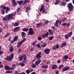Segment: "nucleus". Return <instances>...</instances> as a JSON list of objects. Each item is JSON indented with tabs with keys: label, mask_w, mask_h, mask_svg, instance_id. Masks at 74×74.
I'll list each match as a JSON object with an SVG mask.
<instances>
[{
	"label": "nucleus",
	"mask_w": 74,
	"mask_h": 74,
	"mask_svg": "<svg viewBox=\"0 0 74 74\" xmlns=\"http://www.w3.org/2000/svg\"><path fill=\"white\" fill-rule=\"evenodd\" d=\"M50 36H51V35H53V31L51 30V29H49L48 30Z\"/></svg>",
	"instance_id": "obj_17"
},
{
	"label": "nucleus",
	"mask_w": 74,
	"mask_h": 74,
	"mask_svg": "<svg viewBox=\"0 0 74 74\" xmlns=\"http://www.w3.org/2000/svg\"><path fill=\"white\" fill-rule=\"evenodd\" d=\"M5 69L6 70H10V67L9 66H5Z\"/></svg>",
	"instance_id": "obj_25"
},
{
	"label": "nucleus",
	"mask_w": 74,
	"mask_h": 74,
	"mask_svg": "<svg viewBox=\"0 0 74 74\" xmlns=\"http://www.w3.org/2000/svg\"><path fill=\"white\" fill-rule=\"evenodd\" d=\"M17 3H18L19 5H21L22 4H23L24 2L23 1H18Z\"/></svg>",
	"instance_id": "obj_15"
},
{
	"label": "nucleus",
	"mask_w": 74,
	"mask_h": 74,
	"mask_svg": "<svg viewBox=\"0 0 74 74\" xmlns=\"http://www.w3.org/2000/svg\"><path fill=\"white\" fill-rule=\"evenodd\" d=\"M58 48H59V47H54L52 48L53 50H55V49H58Z\"/></svg>",
	"instance_id": "obj_35"
},
{
	"label": "nucleus",
	"mask_w": 74,
	"mask_h": 74,
	"mask_svg": "<svg viewBox=\"0 0 74 74\" xmlns=\"http://www.w3.org/2000/svg\"><path fill=\"white\" fill-rule=\"evenodd\" d=\"M48 23H49V21H46L44 24V25H47V24Z\"/></svg>",
	"instance_id": "obj_47"
},
{
	"label": "nucleus",
	"mask_w": 74,
	"mask_h": 74,
	"mask_svg": "<svg viewBox=\"0 0 74 74\" xmlns=\"http://www.w3.org/2000/svg\"><path fill=\"white\" fill-rule=\"evenodd\" d=\"M27 73L29 74L30 73V70L29 69H27L26 71Z\"/></svg>",
	"instance_id": "obj_41"
},
{
	"label": "nucleus",
	"mask_w": 74,
	"mask_h": 74,
	"mask_svg": "<svg viewBox=\"0 0 74 74\" xmlns=\"http://www.w3.org/2000/svg\"><path fill=\"white\" fill-rule=\"evenodd\" d=\"M48 66L47 65H46V66H45V69H47L48 68Z\"/></svg>",
	"instance_id": "obj_61"
},
{
	"label": "nucleus",
	"mask_w": 74,
	"mask_h": 74,
	"mask_svg": "<svg viewBox=\"0 0 74 74\" xmlns=\"http://www.w3.org/2000/svg\"><path fill=\"white\" fill-rule=\"evenodd\" d=\"M3 20L4 21H7V19L5 18H3Z\"/></svg>",
	"instance_id": "obj_54"
},
{
	"label": "nucleus",
	"mask_w": 74,
	"mask_h": 74,
	"mask_svg": "<svg viewBox=\"0 0 74 74\" xmlns=\"http://www.w3.org/2000/svg\"><path fill=\"white\" fill-rule=\"evenodd\" d=\"M14 15H15V14H10L7 16V18L9 19H14Z\"/></svg>",
	"instance_id": "obj_7"
},
{
	"label": "nucleus",
	"mask_w": 74,
	"mask_h": 74,
	"mask_svg": "<svg viewBox=\"0 0 74 74\" xmlns=\"http://www.w3.org/2000/svg\"><path fill=\"white\" fill-rule=\"evenodd\" d=\"M51 67L52 69H53V70H55L56 69L58 68V66L54 64Z\"/></svg>",
	"instance_id": "obj_16"
},
{
	"label": "nucleus",
	"mask_w": 74,
	"mask_h": 74,
	"mask_svg": "<svg viewBox=\"0 0 74 74\" xmlns=\"http://www.w3.org/2000/svg\"><path fill=\"white\" fill-rule=\"evenodd\" d=\"M1 8L2 9H3V10H10V8L8 7H6L4 5H2L1 6Z\"/></svg>",
	"instance_id": "obj_9"
},
{
	"label": "nucleus",
	"mask_w": 74,
	"mask_h": 74,
	"mask_svg": "<svg viewBox=\"0 0 74 74\" xmlns=\"http://www.w3.org/2000/svg\"><path fill=\"white\" fill-rule=\"evenodd\" d=\"M59 21L58 20H57L56 21V23H57V24H59Z\"/></svg>",
	"instance_id": "obj_58"
},
{
	"label": "nucleus",
	"mask_w": 74,
	"mask_h": 74,
	"mask_svg": "<svg viewBox=\"0 0 74 74\" xmlns=\"http://www.w3.org/2000/svg\"><path fill=\"white\" fill-rule=\"evenodd\" d=\"M3 52L2 51H0V55H2L3 54Z\"/></svg>",
	"instance_id": "obj_53"
},
{
	"label": "nucleus",
	"mask_w": 74,
	"mask_h": 74,
	"mask_svg": "<svg viewBox=\"0 0 74 74\" xmlns=\"http://www.w3.org/2000/svg\"><path fill=\"white\" fill-rule=\"evenodd\" d=\"M42 23H40L36 24L37 28L38 27H40L41 26H42Z\"/></svg>",
	"instance_id": "obj_18"
},
{
	"label": "nucleus",
	"mask_w": 74,
	"mask_h": 74,
	"mask_svg": "<svg viewBox=\"0 0 74 74\" xmlns=\"http://www.w3.org/2000/svg\"><path fill=\"white\" fill-rule=\"evenodd\" d=\"M54 25L56 27H58L59 26V24L56 23H54Z\"/></svg>",
	"instance_id": "obj_43"
},
{
	"label": "nucleus",
	"mask_w": 74,
	"mask_h": 74,
	"mask_svg": "<svg viewBox=\"0 0 74 74\" xmlns=\"http://www.w3.org/2000/svg\"><path fill=\"white\" fill-rule=\"evenodd\" d=\"M21 49H19L18 51V53H21Z\"/></svg>",
	"instance_id": "obj_57"
},
{
	"label": "nucleus",
	"mask_w": 74,
	"mask_h": 74,
	"mask_svg": "<svg viewBox=\"0 0 74 74\" xmlns=\"http://www.w3.org/2000/svg\"><path fill=\"white\" fill-rule=\"evenodd\" d=\"M53 38H54V37L53 36H51L50 37L48 38V39L49 40H52Z\"/></svg>",
	"instance_id": "obj_30"
},
{
	"label": "nucleus",
	"mask_w": 74,
	"mask_h": 74,
	"mask_svg": "<svg viewBox=\"0 0 74 74\" xmlns=\"http://www.w3.org/2000/svg\"><path fill=\"white\" fill-rule=\"evenodd\" d=\"M36 44H37V42L36 41H35L33 42V43H32V45L33 46V47H34L35 45H36Z\"/></svg>",
	"instance_id": "obj_22"
},
{
	"label": "nucleus",
	"mask_w": 74,
	"mask_h": 74,
	"mask_svg": "<svg viewBox=\"0 0 74 74\" xmlns=\"http://www.w3.org/2000/svg\"><path fill=\"white\" fill-rule=\"evenodd\" d=\"M7 28V25H5L4 27H3V29H5Z\"/></svg>",
	"instance_id": "obj_49"
},
{
	"label": "nucleus",
	"mask_w": 74,
	"mask_h": 74,
	"mask_svg": "<svg viewBox=\"0 0 74 74\" xmlns=\"http://www.w3.org/2000/svg\"><path fill=\"white\" fill-rule=\"evenodd\" d=\"M66 20H67V18H64L62 20V21L63 22H66Z\"/></svg>",
	"instance_id": "obj_38"
},
{
	"label": "nucleus",
	"mask_w": 74,
	"mask_h": 74,
	"mask_svg": "<svg viewBox=\"0 0 74 74\" xmlns=\"http://www.w3.org/2000/svg\"><path fill=\"white\" fill-rule=\"evenodd\" d=\"M36 45V47H40V44H37Z\"/></svg>",
	"instance_id": "obj_63"
},
{
	"label": "nucleus",
	"mask_w": 74,
	"mask_h": 74,
	"mask_svg": "<svg viewBox=\"0 0 74 74\" xmlns=\"http://www.w3.org/2000/svg\"><path fill=\"white\" fill-rule=\"evenodd\" d=\"M41 8L40 9V11L41 12L42 11V13H44L45 12V9H44V5H42L40 6Z\"/></svg>",
	"instance_id": "obj_6"
},
{
	"label": "nucleus",
	"mask_w": 74,
	"mask_h": 74,
	"mask_svg": "<svg viewBox=\"0 0 74 74\" xmlns=\"http://www.w3.org/2000/svg\"><path fill=\"white\" fill-rule=\"evenodd\" d=\"M66 44H67L66 43V42H63L62 43V47H64V46H66Z\"/></svg>",
	"instance_id": "obj_32"
},
{
	"label": "nucleus",
	"mask_w": 74,
	"mask_h": 74,
	"mask_svg": "<svg viewBox=\"0 0 74 74\" xmlns=\"http://www.w3.org/2000/svg\"><path fill=\"white\" fill-rule=\"evenodd\" d=\"M67 7L69 9V12H68V14L69 15L70 13V11H72L74 9V6L72 5L71 3H70L68 4Z\"/></svg>",
	"instance_id": "obj_1"
},
{
	"label": "nucleus",
	"mask_w": 74,
	"mask_h": 74,
	"mask_svg": "<svg viewBox=\"0 0 74 74\" xmlns=\"http://www.w3.org/2000/svg\"><path fill=\"white\" fill-rule=\"evenodd\" d=\"M33 49H34V48L33 47H32L30 51H33Z\"/></svg>",
	"instance_id": "obj_59"
},
{
	"label": "nucleus",
	"mask_w": 74,
	"mask_h": 74,
	"mask_svg": "<svg viewBox=\"0 0 74 74\" xmlns=\"http://www.w3.org/2000/svg\"><path fill=\"white\" fill-rule=\"evenodd\" d=\"M47 46V44L43 43L42 47H46Z\"/></svg>",
	"instance_id": "obj_60"
},
{
	"label": "nucleus",
	"mask_w": 74,
	"mask_h": 74,
	"mask_svg": "<svg viewBox=\"0 0 74 74\" xmlns=\"http://www.w3.org/2000/svg\"><path fill=\"white\" fill-rule=\"evenodd\" d=\"M63 67V65H61L58 67V69H62Z\"/></svg>",
	"instance_id": "obj_40"
},
{
	"label": "nucleus",
	"mask_w": 74,
	"mask_h": 74,
	"mask_svg": "<svg viewBox=\"0 0 74 74\" xmlns=\"http://www.w3.org/2000/svg\"><path fill=\"white\" fill-rule=\"evenodd\" d=\"M34 34V32L33 31V28H29V31L28 32V35L29 36V35H31V36H33Z\"/></svg>",
	"instance_id": "obj_2"
},
{
	"label": "nucleus",
	"mask_w": 74,
	"mask_h": 74,
	"mask_svg": "<svg viewBox=\"0 0 74 74\" xmlns=\"http://www.w3.org/2000/svg\"><path fill=\"white\" fill-rule=\"evenodd\" d=\"M19 65L21 66H24L25 64L24 63H20L19 64Z\"/></svg>",
	"instance_id": "obj_39"
},
{
	"label": "nucleus",
	"mask_w": 74,
	"mask_h": 74,
	"mask_svg": "<svg viewBox=\"0 0 74 74\" xmlns=\"http://www.w3.org/2000/svg\"><path fill=\"white\" fill-rule=\"evenodd\" d=\"M69 69H70V67L69 66H66L63 68L62 71H66L69 70Z\"/></svg>",
	"instance_id": "obj_13"
},
{
	"label": "nucleus",
	"mask_w": 74,
	"mask_h": 74,
	"mask_svg": "<svg viewBox=\"0 0 74 74\" xmlns=\"http://www.w3.org/2000/svg\"><path fill=\"white\" fill-rule=\"evenodd\" d=\"M32 66L33 68H36V66L34 64H33Z\"/></svg>",
	"instance_id": "obj_45"
},
{
	"label": "nucleus",
	"mask_w": 74,
	"mask_h": 74,
	"mask_svg": "<svg viewBox=\"0 0 74 74\" xmlns=\"http://www.w3.org/2000/svg\"><path fill=\"white\" fill-rule=\"evenodd\" d=\"M1 11L2 12V14L3 15H4L5 14V10L4 9H1Z\"/></svg>",
	"instance_id": "obj_33"
},
{
	"label": "nucleus",
	"mask_w": 74,
	"mask_h": 74,
	"mask_svg": "<svg viewBox=\"0 0 74 74\" xmlns=\"http://www.w3.org/2000/svg\"><path fill=\"white\" fill-rule=\"evenodd\" d=\"M22 30L24 32H27L29 30V29H28V28H24Z\"/></svg>",
	"instance_id": "obj_21"
},
{
	"label": "nucleus",
	"mask_w": 74,
	"mask_h": 74,
	"mask_svg": "<svg viewBox=\"0 0 74 74\" xmlns=\"http://www.w3.org/2000/svg\"><path fill=\"white\" fill-rule=\"evenodd\" d=\"M66 24H67V23H63L61 25V26H66Z\"/></svg>",
	"instance_id": "obj_44"
},
{
	"label": "nucleus",
	"mask_w": 74,
	"mask_h": 74,
	"mask_svg": "<svg viewBox=\"0 0 74 74\" xmlns=\"http://www.w3.org/2000/svg\"><path fill=\"white\" fill-rule=\"evenodd\" d=\"M13 4L14 5H17V3L16 2H13Z\"/></svg>",
	"instance_id": "obj_51"
},
{
	"label": "nucleus",
	"mask_w": 74,
	"mask_h": 74,
	"mask_svg": "<svg viewBox=\"0 0 74 74\" xmlns=\"http://www.w3.org/2000/svg\"><path fill=\"white\" fill-rule=\"evenodd\" d=\"M66 2H63L61 3V5H62V6H64V5H66Z\"/></svg>",
	"instance_id": "obj_28"
},
{
	"label": "nucleus",
	"mask_w": 74,
	"mask_h": 74,
	"mask_svg": "<svg viewBox=\"0 0 74 74\" xmlns=\"http://www.w3.org/2000/svg\"><path fill=\"white\" fill-rule=\"evenodd\" d=\"M21 11V8H18L17 9V13H20L19 14H20L21 13V12L20 11Z\"/></svg>",
	"instance_id": "obj_24"
},
{
	"label": "nucleus",
	"mask_w": 74,
	"mask_h": 74,
	"mask_svg": "<svg viewBox=\"0 0 74 74\" xmlns=\"http://www.w3.org/2000/svg\"><path fill=\"white\" fill-rule=\"evenodd\" d=\"M33 71H34V70H33V69H30V70H29V71L30 73H32V72H33Z\"/></svg>",
	"instance_id": "obj_56"
},
{
	"label": "nucleus",
	"mask_w": 74,
	"mask_h": 74,
	"mask_svg": "<svg viewBox=\"0 0 74 74\" xmlns=\"http://www.w3.org/2000/svg\"><path fill=\"white\" fill-rule=\"evenodd\" d=\"M31 8L30 7H27L26 8V10H27V11H29V10H30Z\"/></svg>",
	"instance_id": "obj_46"
},
{
	"label": "nucleus",
	"mask_w": 74,
	"mask_h": 74,
	"mask_svg": "<svg viewBox=\"0 0 74 74\" xmlns=\"http://www.w3.org/2000/svg\"><path fill=\"white\" fill-rule=\"evenodd\" d=\"M58 3H59V1H57L55 3V5H56V4H58Z\"/></svg>",
	"instance_id": "obj_62"
},
{
	"label": "nucleus",
	"mask_w": 74,
	"mask_h": 74,
	"mask_svg": "<svg viewBox=\"0 0 74 74\" xmlns=\"http://www.w3.org/2000/svg\"><path fill=\"white\" fill-rule=\"evenodd\" d=\"M14 50V49H13V47H10V52H12Z\"/></svg>",
	"instance_id": "obj_27"
},
{
	"label": "nucleus",
	"mask_w": 74,
	"mask_h": 74,
	"mask_svg": "<svg viewBox=\"0 0 74 74\" xmlns=\"http://www.w3.org/2000/svg\"><path fill=\"white\" fill-rule=\"evenodd\" d=\"M13 57H14V54L12 53L10 57L8 56L6 58H5V60H9V61H11V60L13 59Z\"/></svg>",
	"instance_id": "obj_3"
},
{
	"label": "nucleus",
	"mask_w": 74,
	"mask_h": 74,
	"mask_svg": "<svg viewBox=\"0 0 74 74\" xmlns=\"http://www.w3.org/2000/svg\"><path fill=\"white\" fill-rule=\"evenodd\" d=\"M26 40V38H23V40L21 41L20 42H18L17 43V44L18 45V46H21L22 44H23V42H25V41Z\"/></svg>",
	"instance_id": "obj_8"
},
{
	"label": "nucleus",
	"mask_w": 74,
	"mask_h": 74,
	"mask_svg": "<svg viewBox=\"0 0 74 74\" xmlns=\"http://www.w3.org/2000/svg\"><path fill=\"white\" fill-rule=\"evenodd\" d=\"M12 69L14 70L15 68H16V64H14L12 65Z\"/></svg>",
	"instance_id": "obj_29"
},
{
	"label": "nucleus",
	"mask_w": 74,
	"mask_h": 74,
	"mask_svg": "<svg viewBox=\"0 0 74 74\" xmlns=\"http://www.w3.org/2000/svg\"><path fill=\"white\" fill-rule=\"evenodd\" d=\"M62 20H59V25H60L62 23Z\"/></svg>",
	"instance_id": "obj_50"
},
{
	"label": "nucleus",
	"mask_w": 74,
	"mask_h": 74,
	"mask_svg": "<svg viewBox=\"0 0 74 74\" xmlns=\"http://www.w3.org/2000/svg\"><path fill=\"white\" fill-rule=\"evenodd\" d=\"M41 51L38 52L36 56V60L40 59V58L41 57Z\"/></svg>",
	"instance_id": "obj_4"
},
{
	"label": "nucleus",
	"mask_w": 74,
	"mask_h": 74,
	"mask_svg": "<svg viewBox=\"0 0 74 74\" xmlns=\"http://www.w3.org/2000/svg\"><path fill=\"white\" fill-rule=\"evenodd\" d=\"M12 73V71H6V73Z\"/></svg>",
	"instance_id": "obj_48"
},
{
	"label": "nucleus",
	"mask_w": 74,
	"mask_h": 74,
	"mask_svg": "<svg viewBox=\"0 0 74 74\" xmlns=\"http://www.w3.org/2000/svg\"><path fill=\"white\" fill-rule=\"evenodd\" d=\"M38 60L36 61L35 62V64L37 66H38L40 63H41V60L40 59H39V60Z\"/></svg>",
	"instance_id": "obj_11"
},
{
	"label": "nucleus",
	"mask_w": 74,
	"mask_h": 74,
	"mask_svg": "<svg viewBox=\"0 0 74 74\" xmlns=\"http://www.w3.org/2000/svg\"><path fill=\"white\" fill-rule=\"evenodd\" d=\"M37 39L38 40H39V41H41V40H42V37L41 36H39L38 38Z\"/></svg>",
	"instance_id": "obj_37"
},
{
	"label": "nucleus",
	"mask_w": 74,
	"mask_h": 74,
	"mask_svg": "<svg viewBox=\"0 0 74 74\" xmlns=\"http://www.w3.org/2000/svg\"><path fill=\"white\" fill-rule=\"evenodd\" d=\"M68 58V57L67 55L64 56L63 57V58L65 59H67Z\"/></svg>",
	"instance_id": "obj_31"
},
{
	"label": "nucleus",
	"mask_w": 74,
	"mask_h": 74,
	"mask_svg": "<svg viewBox=\"0 0 74 74\" xmlns=\"http://www.w3.org/2000/svg\"><path fill=\"white\" fill-rule=\"evenodd\" d=\"M49 36V32H47V33L43 34L42 35H41V36L43 38H47L48 36Z\"/></svg>",
	"instance_id": "obj_5"
},
{
	"label": "nucleus",
	"mask_w": 74,
	"mask_h": 74,
	"mask_svg": "<svg viewBox=\"0 0 74 74\" xmlns=\"http://www.w3.org/2000/svg\"><path fill=\"white\" fill-rule=\"evenodd\" d=\"M20 27H17L14 29L13 31L14 32H18V31L20 30Z\"/></svg>",
	"instance_id": "obj_12"
},
{
	"label": "nucleus",
	"mask_w": 74,
	"mask_h": 74,
	"mask_svg": "<svg viewBox=\"0 0 74 74\" xmlns=\"http://www.w3.org/2000/svg\"><path fill=\"white\" fill-rule=\"evenodd\" d=\"M25 56H26V55L25 54H23L22 56H19L18 57L19 60L20 61H22L23 58H24Z\"/></svg>",
	"instance_id": "obj_10"
},
{
	"label": "nucleus",
	"mask_w": 74,
	"mask_h": 74,
	"mask_svg": "<svg viewBox=\"0 0 74 74\" xmlns=\"http://www.w3.org/2000/svg\"><path fill=\"white\" fill-rule=\"evenodd\" d=\"M42 72L43 73H45L47 72V70L44 69L42 71Z\"/></svg>",
	"instance_id": "obj_52"
},
{
	"label": "nucleus",
	"mask_w": 74,
	"mask_h": 74,
	"mask_svg": "<svg viewBox=\"0 0 74 74\" xmlns=\"http://www.w3.org/2000/svg\"><path fill=\"white\" fill-rule=\"evenodd\" d=\"M26 62H27V58H26V57H25L23 60V63H26Z\"/></svg>",
	"instance_id": "obj_20"
},
{
	"label": "nucleus",
	"mask_w": 74,
	"mask_h": 74,
	"mask_svg": "<svg viewBox=\"0 0 74 74\" xmlns=\"http://www.w3.org/2000/svg\"><path fill=\"white\" fill-rule=\"evenodd\" d=\"M30 2V0H25L24 3L25 4H26L27 3H29Z\"/></svg>",
	"instance_id": "obj_34"
},
{
	"label": "nucleus",
	"mask_w": 74,
	"mask_h": 74,
	"mask_svg": "<svg viewBox=\"0 0 74 74\" xmlns=\"http://www.w3.org/2000/svg\"><path fill=\"white\" fill-rule=\"evenodd\" d=\"M52 29H53V31H54V29H55L56 28V27H55L54 26H52Z\"/></svg>",
	"instance_id": "obj_55"
},
{
	"label": "nucleus",
	"mask_w": 74,
	"mask_h": 74,
	"mask_svg": "<svg viewBox=\"0 0 74 74\" xmlns=\"http://www.w3.org/2000/svg\"><path fill=\"white\" fill-rule=\"evenodd\" d=\"M72 33H73V32L71 31V32L68 34V35L69 36V37H71V35H72Z\"/></svg>",
	"instance_id": "obj_23"
},
{
	"label": "nucleus",
	"mask_w": 74,
	"mask_h": 74,
	"mask_svg": "<svg viewBox=\"0 0 74 74\" xmlns=\"http://www.w3.org/2000/svg\"><path fill=\"white\" fill-rule=\"evenodd\" d=\"M50 51H51V49H46L45 50L44 52L45 53H46V54L48 55V54L49 53Z\"/></svg>",
	"instance_id": "obj_14"
},
{
	"label": "nucleus",
	"mask_w": 74,
	"mask_h": 74,
	"mask_svg": "<svg viewBox=\"0 0 74 74\" xmlns=\"http://www.w3.org/2000/svg\"><path fill=\"white\" fill-rule=\"evenodd\" d=\"M10 33H7L5 35V37L6 38L8 37L9 36H10Z\"/></svg>",
	"instance_id": "obj_26"
},
{
	"label": "nucleus",
	"mask_w": 74,
	"mask_h": 74,
	"mask_svg": "<svg viewBox=\"0 0 74 74\" xmlns=\"http://www.w3.org/2000/svg\"><path fill=\"white\" fill-rule=\"evenodd\" d=\"M70 23H68L67 24H66V26H68V27L69 26H70Z\"/></svg>",
	"instance_id": "obj_64"
},
{
	"label": "nucleus",
	"mask_w": 74,
	"mask_h": 74,
	"mask_svg": "<svg viewBox=\"0 0 74 74\" xmlns=\"http://www.w3.org/2000/svg\"><path fill=\"white\" fill-rule=\"evenodd\" d=\"M18 25H19V23H16L14 24V26H18Z\"/></svg>",
	"instance_id": "obj_36"
},
{
	"label": "nucleus",
	"mask_w": 74,
	"mask_h": 74,
	"mask_svg": "<svg viewBox=\"0 0 74 74\" xmlns=\"http://www.w3.org/2000/svg\"><path fill=\"white\" fill-rule=\"evenodd\" d=\"M21 36H22V38H23L25 37V36H26V34L24 32H22L21 33Z\"/></svg>",
	"instance_id": "obj_19"
},
{
	"label": "nucleus",
	"mask_w": 74,
	"mask_h": 74,
	"mask_svg": "<svg viewBox=\"0 0 74 74\" xmlns=\"http://www.w3.org/2000/svg\"><path fill=\"white\" fill-rule=\"evenodd\" d=\"M69 35L67 34L65 36V38L66 39H67V38H69Z\"/></svg>",
	"instance_id": "obj_42"
}]
</instances>
